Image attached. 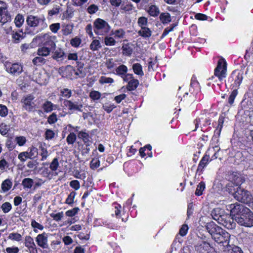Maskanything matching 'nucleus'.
<instances>
[{
	"instance_id": "1",
	"label": "nucleus",
	"mask_w": 253,
	"mask_h": 253,
	"mask_svg": "<svg viewBox=\"0 0 253 253\" xmlns=\"http://www.w3.org/2000/svg\"><path fill=\"white\" fill-rule=\"evenodd\" d=\"M229 210L235 216V221L240 225L253 227V212L248 208L238 203L229 205Z\"/></svg>"
},
{
	"instance_id": "2",
	"label": "nucleus",
	"mask_w": 253,
	"mask_h": 253,
	"mask_svg": "<svg viewBox=\"0 0 253 253\" xmlns=\"http://www.w3.org/2000/svg\"><path fill=\"white\" fill-rule=\"evenodd\" d=\"M233 196L236 200L246 204H250L253 201V197L250 192L241 187L236 188Z\"/></svg>"
},
{
	"instance_id": "3",
	"label": "nucleus",
	"mask_w": 253,
	"mask_h": 253,
	"mask_svg": "<svg viewBox=\"0 0 253 253\" xmlns=\"http://www.w3.org/2000/svg\"><path fill=\"white\" fill-rule=\"evenodd\" d=\"M111 30V27L107 22L101 18H97L93 22V31L97 35L105 36Z\"/></svg>"
},
{
	"instance_id": "4",
	"label": "nucleus",
	"mask_w": 253,
	"mask_h": 253,
	"mask_svg": "<svg viewBox=\"0 0 253 253\" xmlns=\"http://www.w3.org/2000/svg\"><path fill=\"white\" fill-rule=\"evenodd\" d=\"M230 235L222 228L212 235V238L219 244H222L221 250H225L226 247L231 246L229 244Z\"/></svg>"
},
{
	"instance_id": "5",
	"label": "nucleus",
	"mask_w": 253,
	"mask_h": 253,
	"mask_svg": "<svg viewBox=\"0 0 253 253\" xmlns=\"http://www.w3.org/2000/svg\"><path fill=\"white\" fill-rule=\"evenodd\" d=\"M227 64L223 59L218 60L217 65L214 69V75L218 77L219 81H222L226 76Z\"/></svg>"
},
{
	"instance_id": "6",
	"label": "nucleus",
	"mask_w": 253,
	"mask_h": 253,
	"mask_svg": "<svg viewBox=\"0 0 253 253\" xmlns=\"http://www.w3.org/2000/svg\"><path fill=\"white\" fill-rule=\"evenodd\" d=\"M10 20L11 16L7 10V4L0 0V22L4 24Z\"/></svg>"
},
{
	"instance_id": "7",
	"label": "nucleus",
	"mask_w": 253,
	"mask_h": 253,
	"mask_svg": "<svg viewBox=\"0 0 253 253\" xmlns=\"http://www.w3.org/2000/svg\"><path fill=\"white\" fill-rule=\"evenodd\" d=\"M84 63L81 61H77L75 67L69 65L66 66V69L74 71L75 75L79 78H84L85 75V73L84 71Z\"/></svg>"
},
{
	"instance_id": "8",
	"label": "nucleus",
	"mask_w": 253,
	"mask_h": 253,
	"mask_svg": "<svg viewBox=\"0 0 253 253\" xmlns=\"http://www.w3.org/2000/svg\"><path fill=\"white\" fill-rule=\"evenodd\" d=\"M223 216L224 218L222 221H220L219 224L222 225L228 230L234 229L236 226V223L234 221L235 217L232 218L227 214L223 215Z\"/></svg>"
},
{
	"instance_id": "9",
	"label": "nucleus",
	"mask_w": 253,
	"mask_h": 253,
	"mask_svg": "<svg viewBox=\"0 0 253 253\" xmlns=\"http://www.w3.org/2000/svg\"><path fill=\"white\" fill-rule=\"evenodd\" d=\"M34 97L29 94L23 96L21 99V103L23 104V107L27 111L31 112L34 109V102L33 100Z\"/></svg>"
},
{
	"instance_id": "10",
	"label": "nucleus",
	"mask_w": 253,
	"mask_h": 253,
	"mask_svg": "<svg viewBox=\"0 0 253 253\" xmlns=\"http://www.w3.org/2000/svg\"><path fill=\"white\" fill-rule=\"evenodd\" d=\"M5 68L8 73L14 76H18L23 72V66L18 63L6 65Z\"/></svg>"
},
{
	"instance_id": "11",
	"label": "nucleus",
	"mask_w": 253,
	"mask_h": 253,
	"mask_svg": "<svg viewBox=\"0 0 253 253\" xmlns=\"http://www.w3.org/2000/svg\"><path fill=\"white\" fill-rule=\"evenodd\" d=\"M63 104L69 110L78 111L79 112L83 111V105L81 103L77 101L73 102L69 100H65L63 101Z\"/></svg>"
},
{
	"instance_id": "12",
	"label": "nucleus",
	"mask_w": 253,
	"mask_h": 253,
	"mask_svg": "<svg viewBox=\"0 0 253 253\" xmlns=\"http://www.w3.org/2000/svg\"><path fill=\"white\" fill-rule=\"evenodd\" d=\"M26 23L31 27H37L40 23L43 24L44 19L38 16L32 15H28L26 18Z\"/></svg>"
},
{
	"instance_id": "13",
	"label": "nucleus",
	"mask_w": 253,
	"mask_h": 253,
	"mask_svg": "<svg viewBox=\"0 0 253 253\" xmlns=\"http://www.w3.org/2000/svg\"><path fill=\"white\" fill-rule=\"evenodd\" d=\"M24 245L28 248L30 253H38L33 239L30 236L25 237Z\"/></svg>"
},
{
	"instance_id": "14",
	"label": "nucleus",
	"mask_w": 253,
	"mask_h": 253,
	"mask_svg": "<svg viewBox=\"0 0 253 253\" xmlns=\"http://www.w3.org/2000/svg\"><path fill=\"white\" fill-rule=\"evenodd\" d=\"M224 210L221 208H215L211 212V215L212 218L216 220L218 223L222 221L224 218L223 215H226Z\"/></svg>"
},
{
	"instance_id": "15",
	"label": "nucleus",
	"mask_w": 253,
	"mask_h": 253,
	"mask_svg": "<svg viewBox=\"0 0 253 253\" xmlns=\"http://www.w3.org/2000/svg\"><path fill=\"white\" fill-rule=\"evenodd\" d=\"M36 241L38 246L43 249H47L48 247L47 244V237L45 233L39 234L36 239Z\"/></svg>"
},
{
	"instance_id": "16",
	"label": "nucleus",
	"mask_w": 253,
	"mask_h": 253,
	"mask_svg": "<svg viewBox=\"0 0 253 253\" xmlns=\"http://www.w3.org/2000/svg\"><path fill=\"white\" fill-rule=\"evenodd\" d=\"M111 35L113 36L116 40H123L126 38V33L122 28L112 30Z\"/></svg>"
},
{
	"instance_id": "17",
	"label": "nucleus",
	"mask_w": 253,
	"mask_h": 253,
	"mask_svg": "<svg viewBox=\"0 0 253 253\" xmlns=\"http://www.w3.org/2000/svg\"><path fill=\"white\" fill-rule=\"evenodd\" d=\"M206 228L208 232L211 235V237L214 234L217 233L221 229V227L217 226L213 222H210L207 223Z\"/></svg>"
},
{
	"instance_id": "18",
	"label": "nucleus",
	"mask_w": 253,
	"mask_h": 253,
	"mask_svg": "<svg viewBox=\"0 0 253 253\" xmlns=\"http://www.w3.org/2000/svg\"><path fill=\"white\" fill-rule=\"evenodd\" d=\"M75 10L71 4H67V9L63 14L62 19H69L72 18L74 16Z\"/></svg>"
},
{
	"instance_id": "19",
	"label": "nucleus",
	"mask_w": 253,
	"mask_h": 253,
	"mask_svg": "<svg viewBox=\"0 0 253 253\" xmlns=\"http://www.w3.org/2000/svg\"><path fill=\"white\" fill-rule=\"evenodd\" d=\"M219 253H243L240 248L234 245L226 247L225 250H220Z\"/></svg>"
},
{
	"instance_id": "20",
	"label": "nucleus",
	"mask_w": 253,
	"mask_h": 253,
	"mask_svg": "<svg viewBox=\"0 0 253 253\" xmlns=\"http://www.w3.org/2000/svg\"><path fill=\"white\" fill-rule=\"evenodd\" d=\"M12 42L14 43H19L24 39V33L21 31H13L11 34Z\"/></svg>"
},
{
	"instance_id": "21",
	"label": "nucleus",
	"mask_w": 253,
	"mask_h": 253,
	"mask_svg": "<svg viewBox=\"0 0 253 253\" xmlns=\"http://www.w3.org/2000/svg\"><path fill=\"white\" fill-rule=\"evenodd\" d=\"M57 105L53 104L51 101L45 100L42 104V107L45 113L51 112L52 110L55 109Z\"/></svg>"
},
{
	"instance_id": "22",
	"label": "nucleus",
	"mask_w": 253,
	"mask_h": 253,
	"mask_svg": "<svg viewBox=\"0 0 253 253\" xmlns=\"http://www.w3.org/2000/svg\"><path fill=\"white\" fill-rule=\"evenodd\" d=\"M210 249L211 246L210 244L205 241H202L201 243H199L196 246V249L200 252H203V251L208 252Z\"/></svg>"
},
{
	"instance_id": "23",
	"label": "nucleus",
	"mask_w": 253,
	"mask_h": 253,
	"mask_svg": "<svg viewBox=\"0 0 253 253\" xmlns=\"http://www.w3.org/2000/svg\"><path fill=\"white\" fill-rule=\"evenodd\" d=\"M147 12L151 16L153 17L157 16L160 12L159 8L156 5H150L147 10Z\"/></svg>"
},
{
	"instance_id": "24",
	"label": "nucleus",
	"mask_w": 253,
	"mask_h": 253,
	"mask_svg": "<svg viewBox=\"0 0 253 253\" xmlns=\"http://www.w3.org/2000/svg\"><path fill=\"white\" fill-rule=\"evenodd\" d=\"M138 34L144 38H149L152 35V31L147 27H143L138 32Z\"/></svg>"
},
{
	"instance_id": "25",
	"label": "nucleus",
	"mask_w": 253,
	"mask_h": 253,
	"mask_svg": "<svg viewBox=\"0 0 253 253\" xmlns=\"http://www.w3.org/2000/svg\"><path fill=\"white\" fill-rule=\"evenodd\" d=\"M65 57V53L61 49L55 50L53 55V58L57 61H62Z\"/></svg>"
},
{
	"instance_id": "26",
	"label": "nucleus",
	"mask_w": 253,
	"mask_h": 253,
	"mask_svg": "<svg viewBox=\"0 0 253 253\" xmlns=\"http://www.w3.org/2000/svg\"><path fill=\"white\" fill-rule=\"evenodd\" d=\"M232 75L235 76L234 83L236 86H239L241 84L243 80V73L241 72L233 71Z\"/></svg>"
},
{
	"instance_id": "27",
	"label": "nucleus",
	"mask_w": 253,
	"mask_h": 253,
	"mask_svg": "<svg viewBox=\"0 0 253 253\" xmlns=\"http://www.w3.org/2000/svg\"><path fill=\"white\" fill-rule=\"evenodd\" d=\"M104 42L107 46H114L116 44L117 42L114 36L111 35L110 34L109 36H106L104 38Z\"/></svg>"
},
{
	"instance_id": "28",
	"label": "nucleus",
	"mask_w": 253,
	"mask_h": 253,
	"mask_svg": "<svg viewBox=\"0 0 253 253\" xmlns=\"http://www.w3.org/2000/svg\"><path fill=\"white\" fill-rule=\"evenodd\" d=\"M210 156L206 154L200 161L197 170H202L204 167L208 164L209 161Z\"/></svg>"
},
{
	"instance_id": "29",
	"label": "nucleus",
	"mask_w": 253,
	"mask_h": 253,
	"mask_svg": "<svg viewBox=\"0 0 253 253\" xmlns=\"http://www.w3.org/2000/svg\"><path fill=\"white\" fill-rule=\"evenodd\" d=\"M50 49L49 47L46 46H43L41 48H39L37 50V55L42 57H46L49 55L50 52Z\"/></svg>"
},
{
	"instance_id": "30",
	"label": "nucleus",
	"mask_w": 253,
	"mask_h": 253,
	"mask_svg": "<svg viewBox=\"0 0 253 253\" xmlns=\"http://www.w3.org/2000/svg\"><path fill=\"white\" fill-rule=\"evenodd\" d=\"M139 84V81L137 79H133L128 83L126 88L129 91L134 90Z\"/></svg>"
},
{
	"instance_id": "31",
	"label": "nucleus",
	"mask_w": 253,
	"mask_h": 253,
	"mask_svg": "<svg viewBox=\"0 0 253 253\" xmlns=\"http://www.w3.org/2000/svg\"><path fill=\"white\" fill-rule=\"evenodd\" d=\"M34 184V180L30 178H25L22 181V185L24 189H30Z\"/></svg>"
},
{
	"instance_id": "32",
	"label": "nucleus",
	"mask_w": 253,
	"mask_h": 253,
	"mask_svg": "<svg viewBox=\"0 0 253 253\" xmlns=\"http://www.w3.org/2000/svg\"><path fill=\"white\" fill-rule=\"evenodd\" d=\"M116 72L117 75L122 77L127 73V68L124 65H121L116 69Z\"/></svg>"
},
{
	"instance_id": "33",
	"label": "nucleus",
	"mask_w": 253,
	"mask_h": 253,
	"mask_svg": "<svg viewBox=\"0 0 253 253\" xmlns=\"http://www.w3.org/2000/svg\"><path fill=\"white\" fill-rule=\"evenodd\" d=\"M46 59L41 56H38L32 60V63L36 66H41L46 63Z\"/></svg>"
},
{
	"instance_id": "34",
	"label": "nucleus",
	"mask_w": 253,
	"mask_h": 253,
	"mask_svg": "<svg viewBox=\"0 0 253 253\" xmlns=\"http://www.w3.org/2000/svg\"><path fill=\"white\" fill-rule=\"evenodd\" d=\"M195 89H197V91L199 89V84L196 80V78L193 77L191 80L189 91L192 93Z\"/></svg>"
},
{
	"instance_id": "35",
	"label": "nucleus",
	"mask_w": 253,
	"mask_h": 253,
	"mask_svg": "<svg viewBox=\"0 0 253 253\" xmlns=\"http://www.w3.org/2000/svg\"><path fill=\"white\" fill-rule=\"evenodd\" d=\"M12 184V182L9 179H5L2 182L1 185L2 190L4 192H7L11 188Z\"/></svg>"
},
{
	"instance_id": "36",
	"label": "nucleus",
	"mask_w": 253,
	"mask_h": 253,
	"mask_svg": "<svg viewBox=\"0 0 253 253\" xmlns=\"http://www.w3.org/2000/svg\"><path fill=\"white\" fill-rule=\"evenodd\" d=\"M160 19L163 24H168L171 21L170 15L169 13H162L160 15Z\"/></svg>"
},
{
	"instance_id": "37",
	"label": "nucleus",
	"mask_w": 253,
	"mask_h": 253,
	"mask_svg": "<svg viewBox=\"0 0 253 253\" xmlns=\"http://www.w3.org/2000/svg\"><path fill=\"white\" fill-rule=\"evenodd\" d=\"M132 69L135 74L140 76L144 75L142 66L139 63L134 64L132 66Z\"/></svg>"
},
{
	"instance_id": "38",
	"label": "nucleus",
	"mask_w": 253,
	"mask_h": 253,
	"mask_svg": "<svg viewBox=\"0 0 253 253\" xmlns=\"http://www.w3.org/2000/svg\"><path fill=\"white\" fill-rule=\"evenodd\" d=\"M8 239L12 241L20 242L22 241V235L18 233L12 232L8 235Z\"/></svg>"
},
{
	"instance_id": "39",
	"label": "nucleus",
	"mask_w": 253,
	"mask_h": 253,
	"mask_svg": "<svg viewBox=\"0 0 253 253\" xmlns=\"http://www.w3.org/2000/svg\"><path fill=\"white\" fill-rule=\"evenodd\" d=\"M137 24L139 27L141 28L143 27H147L148 25V19L147 18L141 16L138 19Z\"/></svg>"
},
{
	"instance_id": "40",
	"label": "nucleus",
	"mask_w": 253,
	"mask_h": 253,
	"mask_svg": "<svg viewBox=\"0 0 253 253\" xmlns=\"http://www.w3.org/2000/svg\"><path fill=\"white\" fill-rule=\"evenodd\" d=\"M1 209L3 213H7L11 211L12 205L9 202H6L1 205Z\"/></svg>"
},
{
	"instance_id": "41",
	"label": "nucleus",
	"mask_w": 253,
	"mask_h": 253,
	"mask_svg": "<svg viewBox=\"0 0 253 253\" xmlns=\"http://www.w3.org/2000/svg\"><path fill=\"white\" fill-rule=\"evenodd\" d=\"M24 21V18L22 15L18 14L15 18V24L17 27H20Z\"/></svg>"
},
{
	"instance_id": "42",
	"label": "nucleus",
	"mask_w": 253,
	"mask_h": 253,
	"mask_svg": "<svg viewBox=\"0 0 253 253\" xmlns=\"http://www.w3.org/2000/svg\"><path fill=\"white\" fill-rule=\"evenodd\" d=\"M100 47V42L97 40H94L90 44V49L92 51L97 50Z\"/></svg>"
},
{
	"instance_id": "43",
	"label": "nucleus",
	"mask_w": 253,
	"mask_h": 253,
	"mask_svg": "<svg viewBox=\"0 0 253 253\" xmlns=\"http://www.w3.org/2000/svg\"><path fill=\"white\" fill-rule=\"evenodd\" d=\"M114 82V80L110 77L101 76L99 79V83L100 84H111Z\"/></svg>"
},
{
	"instance_id": "44",
	"label": "nucleus",
	"mask_w": 253,
	"mask_h": 253,
	"mask_svg": "<svg viewBox=\"0 0 253 253\" xmlns=\"http://www.w3.org/2000/svg\"><path fill=\"white\" fill-rule=\"evenodd\" d=\"M123 53L124 55L126 56H130L132 52V49L131 47L128 44H125L122 46Z\"/></svg>"
},
{
	"instance_id": "45",
	"label": "nucleus",
	"mask_w": 253,
	"mask_h": 253,
	"mask_svg": "<svg viewBox=\"0 0 253 253\" xmlns=\"http://www.w3.org/2000/svg\"><path fill=\"white\" fill-rule=\"evenodd\" d=\"M205 188V184L204 182H201L197 186L195 191V195L200 196L202 194L203 191Z\"/></svg>"
},
{
	"instance_id": "46",
	"label": "nucleus",
	"mask_w": 253,
	"mask_h": 253,
	"mask_svg": "<svg viewBox=\"0 0 253 253\" xmlns=\"http://www.w3.org/2000/svg\"><path fill=\"white\" fill-rule=\"evenodd\" d=\"M38 154V149L35 147H32L30 149V151L28 152L29 159H32L36 157Z\"/></svg>"
},
{
	"instance_id": "47",
	"label": "nucleus",
	"mask_w": 253,
	"mask_h": 253,
	"mask_svg": "<svg viewBox=\"0 0 253 253\" xmlns=\"http://www.w3.org/2000/svg\"><path fill=\"white\" fill-rule=\"evenodd\" d=\"M9 130L10 127L9 126L6 125L5 124H1L0 125V133L1 135H5L7 134Z\"/></svg>"
},
{
	"instance_id": "48",
	"label": "nucleus",
	"mask_w": 253,
	"mask_h": 253,
	"mask_svg": "<svg viewBox=\"0 0 253 253\" xmlns=\"http://www.w3.org/2000/svg\"><path fill=\"white\" fill-rule=\"evenodd\" d=\"M73 31V27L70 25H66L63 27L62 31L63 34L65 36H67L70 34Z\"/></svg>"
},
{
	"instance_id": "49",
	"label": "nucleus",
	"mask_w": 253,
	"mask_h": 253,
	"mask_svg": "<svg viewBox=\"0 0 253 253\" xmlns=\"http://www.w3.org/2000/svg\"><path fill=\"white\" fill-rule=\"evenodd\" d=\"M76 135L73 132H71L67 137V142L68 144H73L76 141Z\"/></svg>"
},
{
	"instance_id": "50",
	"label": "nucleus",
	"mask_w": 253,
	"mask_h": 253,
	"mask_svg": "<svg viewBox=\"0 0 253 253\" xmlns=\"http://www.w3.org/2000/svg\"><path fill=\"white\" fill-rule=\"evenodd\" d=\"M59 162H58V159L57 158H55L52 160V162L51 163L49 168L52 170V171H55L56 170L58 167H59Z\"/></svg>"
},
{
	"instance_id": "51",
	"label": "nucleus",
	"mask_w": 253,
	"mask_h": 253,
	"mask_svg": "<svg viewBox=\"0 0 253 253\" xmlns=\"http://www.w3.org/2000/svg\"><path fill=\"white\" fill-rule=\"evenodd\" d=\"M100 166V161L97 158H93L90 163V167L91 169H94Z\"/></svg>"
},
{
	"instance_id": "52",
	"label": "nucleus",
	"mask_w": 253,
	"mask_h": 253,
	"mask_svg": "<svg viewBox=\"0 0 253 253\" xmlns=\"http://www.w3.org/2000/svg\"><path fill=\"white\" fill-rule=\"evenodd\" d=\"M98 10V6L94 4L90 5L87 8V12L90 14L95 13Z\"/></svg>"
},
{
	"instance_id": "53",
	"label": "nucleus",
	"mask_w": 253,
	"mask_h": 253,
	"mask_svg": "<svg viewBox=\"0 0 253 253\" xmlns=\"http://www.w3.org/2000/svg\"><path fill=\"white\" fill-rule=\"evenodd\" d=\"M78 137L79 138L82 139L84 142L89 141V134L86 132L81 131L78 133Z\"/></svg>"
},
{
	"instance_id": "54",
	"label": "nucleus",
	"mask_w": 253,
	"mask_h": 253,
	"mask_svg": "<svg viewBox=\"0 0 253 253\" xmlns=\"http://www.w3.org/2000/svg\"><path fill=\"white\" fill-rule=\"evenodd\" d=\"M134 8L133 5L129 2L126 4H123L121 5V9L125 11H130Z\"/></svg>"
},
{
	"instance_id": "55",
	"label": "nucleus",
	"mask_w": 253,
	"mask_h": 253,
	"mask_svg": "<svg viewBox=\"0 0 253 253\" xmlns=\"http://www.w3.org/2000/svg\"><path fill=\"white\" fill-rule=\"evenodd\" d=\"M15 140L16 144H17L19 146H23L26 142V138L23 136H16L15 138Z\"/></svg>"
},
{
	"instance_id": "56",
	"label": "nucleus",
	"mask_w": 253,
	"mask_h": 253,
	"mask_svg": "<svg viewBox=\"0 0 253 253\" xmlns=\"http://www.w3.org/2000/svg\"><path fill=\"white\" fill-rule=\"evenodd\" d=\"M50 216L53 218V219L56 221H59L61 220L63 216V212L62 211L54 213H51L50 214Z\"/></svg>"
},
{
	"instance_id": "57",
	"label": "nucleus",
	"mask_w": 253,
	"mask_h": 253,
	"mask_svg": "<svg viewBox=\"0 0 253 253\" xmlns=\"http://www.w3.org/2000/svg\"><path fill=\"white\" fill-rule=\"evenodd\" d=\"M40 148L41 150V155L42 156V161H44L46 159L48 156V151L47 149L43 146L42 145H41Z\"/></svg>"
},
{
	"instance_id": "58",
	"label": "nucleus",
	"mask_w": 253,
	"mask_h": 253,
	"mask_svg": "<svg viewBox=\"0 0 253 253\" xmlns=\"http://www.w3.org/2000/svg\"><path fill=\"white\" fill-rule=\"evenodd\" d=\"M89 97L93 100H98L101 97V93L98 91H91Z\"/></svg>"
},
{
	"instance_id": "59",
	"label": "nucleus",
	"mask_w": 253,
	"mask_h": 253,
	"mask_svg": "<svg viewBox=\"0 0 253 253\" xmlns=\"http://www.w3.org/2000/svg\"><path fill=\"white\" fill-rule=\"evenodd\" d=\"M76 194V193L74 191L71 192L66 200V203L69 205L73 204Z\"/></svg>"
},
{
	"instance_id": "60",
	"label": "nucleus",
	"mask_w": 253,
	"mask_h": 253,
	"mask_svg": "<svg viewBox=\"0 0 253 253\" xmlns=\"http://www.w3.org/2000/svg\"><path fill=\"white\" fill-rule=\"evenodd\" d=\"M45 138L47 140L51 139L54 138L55 133L54 131L50 129H47L45 132Z\"/></svg>"
},
{
	"instance_id": "61",
	"label": "nucleus",
	"mask_w": 253,
	"mask_h": 253,
	"mask_svg": "<svg viewBox=\"0 0 253 253\" xmlns=\"http://www.w3.org/2000/svg\"><path fill=\"white\" fill-rule=\"evenodd\" d=\"M8 114V109L6 106L0 104V116L2 117H6Z\"/></svg>"
},
{
	"instance_id": "62",
	"label": "nucleus",
	"mask_w": 253,
	"mask_h": 253,
	"mask_svg": "<svg viewBox=\"0 0 253 253\" xmlns=\"http://www.w3.org/2000/svg\"><path fill=\"white\" fill-rule=\"evenodd\" d=\"M70 43L73 46L77 47L81 43V40L80 38L76 37L71 40Z\"/></svg>"
},
{
	"instance_id": "63",
	"label": "nucleus",
	"mask_w": 253,
	"mask_h": 253,
	"mask_svg": "<svg viewBox=\"0 0 253 253\" xmlns=\"http://www.w3.org/2000/svg\"><path fill=\"white\" fill-rule=\"evenodd\" d=\"M18 158L23 163L25 162L27 159H29L28 152L26 151L20 153L18 156Z\"/></svg>"
},
{
	"instance_id": "64",
	"label": "nucleus",
	"mask_w": 253,
	"mask_h": 253,
	"mask_svg": "<svg viewBox=\"0 0 253 253\" xmlns=\"http://www.w3.org/2000/svg\"><path fill=\"white\" fill-rule=\"evenodd\" d=\"M5 253H19V249L17 247H8L5 249Z\"/></svg>"
}]
</instances>
